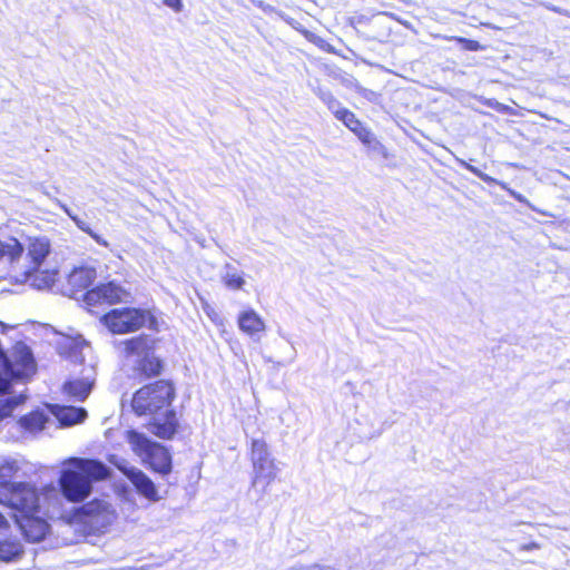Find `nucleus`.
<instances>
[{
  "label": "nucleus",
  "instance_id": "f257e3e1",
  "mask_svg": "<svg viewBox=\"0 0 570 570\" xmlns=\"http://www.w3.org/2000/svg\"><path fill=\"white\" fill-rule=\"evenodd\" d=\"M175 389L168 381H157L139 389L131 407L137 415H150L148 431L160 439H171L178 429L176 412L170 409Z\"/></svg>",
  "mask_w": 570,
  "mask_h": 570
},
{
  "label": "nucleus",
  "instance_id": "f03ea898",
  "mask_svg": "<svg viewBox=\"0 0 570 570\" xmlns=\"http://www.w3.org/2000/svg\"><path fill=\"white\" fill-rule=\"evenodd\" d=\"M109 474V468L98 460L70 458L65 462L58 484L67 501L78 503L91 494L94 483L106 480Z\"/></svg>",
  "mask_w": 570,
  "mask_h": 570
},
{
  "label": "nucleus",
  "instance_id": "7ed1b4c3",
  "mask_svg": "<svg viewBox=\"0 0 570 570\" xmlns=\"http://www.w3.org/2000/svg\"><path fill=\"white\" fill-rule=\"evenodd\" d=\"M57 252H0V261L10 264V271L20 282L38 289L50 288L58 274Z\"/></svg>",
  "mask_w": 570,
  "mask_h": 570
},
{
  "label": "nucleus",
  "instance_id": "20e7f679",
  "mask_svg": "<svg viewBox=\"0 0 570 570\" xmlns=\"http://www.w3.org/2000/svg\"><path fill=\"white\" fill-rule=\"evenodd\" d=\"M20 469V461L0 456V504L30 510L36 507L38 489L28 482L11 481Z\"/></svg>",
  "mask_w": 570,
  "mask_h": 570
},
{
  "label": "nucleus",
  "instance_id": "39448f33",
  "mask_svg": "<svg viewBox=\"0 0 570 570\" xmlns=\"http://www.w3.org/2000/svg\"><path fill=\"white\" fill-rule=\"evenodd\" d=\"M57 497V490L53 485H47L41 492L37 491L36 507L22 509L20 507H9L14 511V519L24 538L30 542H39L47 535L49 524L46 519L40 515L45 501Z\"/></svg>",
  "mask_w": 570,
  "mask_h": 570
},
{
  "label": "nucleus",
  "instance_id": "423d86ee",
  "mask_svg": "<svg viewBox=\"0 0 570 570\" xmlns=\"http://www.w3.org/2000/svg\"><path fill=\"white\" fill-rule=\"evenodd\" d=\"M127 441L132 452L140 458L145 465H148L153 471L161 475L170 473L171 455L164 445L150 440L146 434L136 430L127 431Z\"/></svg>",
  "mask_w": 570,
  "mask_h": 570
},
{
  "label": "nucleus",
  "instance_id": "0eeeda50",
  "mask_svg": "<svg viewBox=\"0 0 570 570\" xmlns=\"http://www.w3.org/2000/svg\"><path fill=\"white\" fill-rule=\"evenodd\" d=\"M126 358L132 363L135 375L150 377L160 374L161 362L154 354L153 341L147 335H139L122 342Z\"/></svg>",
  "mask_w": 570,
  "mask_h": 570
},
{
  "label": "nucleus",
  "instance_id": "6e6552de",
  "mask_svg": "<svg viewBox=\"0 0 570 570\" xmlns=\"http://www.w3.org/2000/svg\"><path fill=\"white\" fill-rule=\"evenodd\" d=\"M75 518L89 534L104 533L116 520L112 504L104 499H94L76 510Z\"/></svg>",
  "mask_w": 570,
  "mask_h": 570
},
{
  "label": "nucleus",
  "instance_id": "1a4fd4ad",
  "mask_svg": "<svg viewBox=\"0 0 570 570\" xmlns=\"http://www.w3.org/2000/svg\"><path fill=\"white\" fill-rule=\"evenodd\" d=\"M104 325L112 333L135 332L147 325L151 328L156 323L149 311L139 308H114L101 317Z\"/></svg>",
  "mask_w": 570,
  "mask_h": 570
},
{
  "label": "nucleus",
  "instance_id": "9d476101",
  "mask_svg": "<svg viewBox=\"0 0 570 570\" xmlns=\"http://www.w3.org/2000/svg\"><path fill=\"white\" fill-rule=\"evenodd\" d=\"M334 117L342 121L361 142L371 151L376 153L382 158L387 159L390 153L387 148L376 138L373 131L366 127L356 115L347 108H337L333 111Z\"/></svg>",
  "mask_w": 570,
  "mask_h": 570
},
{
  "label": "nucleus",
  "instance_id": "9b49d317",
  "mask_svg": "<svg viewBox=\"0 0 570 570\" xmlns=\"http://www.w3.org/2000/svg\"><path fill=\"white\" fill-rule=\"evenodd\" d=\"M252 462L254 470L253 485L263 483L264 492L266 488L275 480L277 475V466L271 459L267 445L262 440H253L252 442Z\"/></svg>",
  "mask_w": 570,
  "mask_h": 570
},
{
  "label": "nucleus",
  "instance_id": "f8f14e48",
  "mask_svg": "<svg viewBox=\"0 0 570 570\" xmlns=\"http://www.w3.org/2000/svg\"><path fill=\"white\" fill-rule=\"evenodd\" d=\"M130 298V291L114 279L88 291L85 294L83 301L89 307H95L104 304L114 305L118 303H128Z\"/></svg>",
  "mask_w": 570,
  "mask_h": 570
},
{
  "label": "nucleus",
  "instance_id": "ddd939ff",
  "mask_svg": "<svg viewBox=\"0 0 570 570\" xmlns=\"http://www.w3.org/2000/svg\"><path fill=\"white\" fill-rule=\"evenodd\" d=\"M96 381L94 366L83 370L81 377L72 379L63 384V393L75 402L85 401L90 394Z\"/></svg>",
  "mask_w": 570,
  "mask_h": 570
},
{
  "label": "nucleus",
  "instance_id": "4468645a",
  "mask_svg": "<svg viewBox=\"0 0 570 570\" xmlns=\"http://www.w3.org/2000/svg\"><path fill=\"white\" fill-rule=\"evenodd\" d=\"M119 469L132 483L136 491L149 501L157 502L160 500L157 488L149 476L135 466H124Z\"/></svg>",
  "mask_w": 570,
  "mask_h": 570
},
{
  "label": "nucleus",
  "instance_id": "2eb2a0df",
  "mask_svg": "<svg viewBox=\"0 0 570 570\" xmlns=\"http://www.w3.org/2000/svg\"><path fill=\"white\" fill-rule=\"evenodd\" d=\"M237 324L239 330L254 341H259L261 334L266 330L264 320L253 308L242 311L237 317Z\"/></svg>",
  "mask_w": 570,
  "mask_h": 570
},
{
  "label": "nucleus",
  "instance_id": "dca6fc26",
  "mask_svg": "<svg viewBox=\"0 0 570 570\" xmlns=\"http://www.w3.org/2000/svg\"><path fill=\"white\" fill-rule=\"evenodd\" d=\"M87 348H89V346L81 336H63L57 343L58 353L73 363L83 362V351Z\"/></svg>",
  "mask_w": 570,
  "mask_h": 570
},
{
  "label": "nucleus",
  "instance_id": "f3484780",
  "mask_svg": "<svg viewBox=\"0 0 570 570\" xmlns=\"http://www.w3.org/2000/svg\"><path fill=\"white\" fill-rule=\"evenodd\" d=\"M52 414L62 426H71L81 423L87 417V411L83 407L65 405H53Z\"/></svg>",
  "mask_w": 570,
  "mask_h": 570
},
{
  "label": "nucleus",
  "instance_id": "a211bd4d",
  "mask_svg": "<svg viewBox=\"0 0 570 570\" xmlns=\"http://www.w3.org/2000/svg\"><path fill=\"white\" fill-rule=\"evenodd\" d=\"M96 278V269L91 266L75 267L68 275V284L77 289L87 288Z\"/></svg>",
  "mask_w": 570,
  "mask_h": 570
},
{
  "label": "nucleus",
  "instance_id": "6ab92c4d",
  "mask_svg": "<svg viewBox=\"0 0 570 570\" xmlns=\"http://www.w3.org/2000/svg\"><path fill=\"white\" fill-rule=\"evenodd\" d=\"M222 281L224 285L232 291L242 289L246 281L244 273L232 264H226L222 273Z\"/></svg>",
  "mask_w": 570,
  "mask_h": 570
},
{
  "label": "nucleus",
  "instance_id": "aec40b11",
  "mask_svg": "<svg viewBox=\"0 0 570 570\" xmlns=\"http://www.w3.org/2000/svg\"><path fill=\"white\" fill-rule=\"evenodd\" d=\"M47 421L48 419L42 412L36 411L28 415L21 416L19 423L23 429L35 432L41 431L45 428Z\"/></svg>",
  "mask_w": 570,
  "mask_h": 570
},
{
  "label": "nucleus",
  "instance_id": "412c9836",
  "mask_svg": "<svg viewBox=\"0 0 570 570\" xmlns=\"http://www.w3.org/2000/svg\"><path fill=\"white\" fill-rule=\"evenodd\" d=\"M27 400V394L21 392L18 395L9 396L0 400V422L9 416H11L12 412L16 407Z\"/></svg>",
  "mask_w": 570,
  "mask_h": 570
},
{
  "label": "nucleus",
  "instance_id": "4be33fe9",
  "mask_svg": "<svg viewBox=\"0 0 570 570\" xmlns=\"http://www.w3.org/2000/svg\"><path fill=\"white\" fill-rule=\"evenodd\" d=\"M21 553L22 547L18 541H0V560L9 562L18 558Z\"/></svg>",
  "mask_w": 570,
  "mask_h": 570
},
{
  "label": "nucleus",
  "instance_id": "5701e85b",
  "mask_svg": "<svg viewBox=\"0 0 570 570\" xmlns=\"http://www.w3.org/2000/svg\"><path fill=\"white\" fill-rule=\"evenodd\" d=\"M448 40H453L456 43L461 46L463 50L466 51H480L483 50L485 47L482 46L479 41L473 39H468L463 37H449Z\"/></svg>",
  "mask_w": 570,
  "mask_h": 570
},
{
  "label": "nucleus",
  "instance_id": "b1692460",
  "mask_svg": "<svg viewBox=\"0 0 570 570\" xmlns=\"http://www.w3.org/2000/svg\"><path fill=\"white\" fill-rule=\"evenodd\" d=\"M478 176L487 184L491 185V184H498L502 189L509 191V194L517 200L521 202L522 200V196L513 190H511L510 188H508L507 184L505 183H501V181H498L497 179L485 175V174H481V173H478Z\"/></svg>",
  "mask_w": 570,
  "mask_h": 570
},
{
  "label": "nucleus",
  "instance_id": "393cba45",
  "mask_svg": "<svg viewBox=\"0 0 570 570\" xmlns=\"http://www.w3.org/2000/svg\"><path fill=\"white\" fill-rule=\"evenodd\" d=\"M353 88L357 94H360L362 97L366 98L367 100H373L376 98V94L367 88H364L358 82L353 83Z\"/></svg>",
  "mask_w": 570,
  "mask_h": 570
},
{
  "label": "nucleus",
  "instance_id": "a878e982",
  "mask_svg": "<svg viewBox=\"0 0 570 570\" xmlns=\"http://www.w3.org/2000/svg\"><path fill=\"white\" fill-rule=\"evenodd\" d=\"M163 2L175 12H180L184 8L181 0H164Z\"/></svg>",
  "mask_w": 570,
  "mask_h": 570
},
{
  "label": "nucleus",
  "instance_id": "bb28decb",
  "mask_svg": "<svg viewBox=\"0 0 570 570\" xmlns=\"http://www.w3.org/2000/svg\"><path fill=\"white\" fill-rule=\"evenodd\" d=\"M326 105H327V108L330 110H332V112L337 109V108H341L340 107V102L333 97V96H328L327 99L325 100Z\"/></svg>",
  "mask_w": 570,
  "mask_h": 570
},
{
  "label": "nucleus",
  "instance_id": "cd10ccee",
  "mask_svg": "<svg viewBox=\"0 0 570 570\" xmlns=\"http://www.w3.org/2000/svg\"><path fill=\"white\" fill-rule=\"evenodd\" d=\"M539 548H540V546L537 542H530V543L521 546L520 549L522 551H531V550H535V549H539Z\"/></svg>",
  "mask_w": 570,
  "mask_h": 570
},
{
  "label": "nucleus",
  "instance_id": "c85d7f7f",
  "mask_svg": "<svg viewBox=\"0 0 570 570\" xmlns=\"http://www.w3.org/2000/svg\"><path fill=\"white\" fill-rule=\"evenodd\" d=\"M8 521L7 519L0 513V531L7 529Z\"/></svg>",
  "mask_w": 570,
  "mask_h": 570
},
{
  "label": "nucleus",
  "instance_id": "c756f323",
  "mask_svg": "<svg viewBox=\"0 0 570 570\" xmlns=\"http://www.w3.org/2000/svg\"><path fill=\"white\" fill-rule=\"evenodd\" d=\"M306 38L309 40V41H313L315 43H317V41L315 40V37L313 35H309L308 32H306Z\"/></svg>",
  "mask_w": 570,
  "mask_h": 570
},
{
  "label": "nucleus",
  "instance_id": "7c9ffc66",
  "mask_svg": "<svg viewBox=\"0 0 570 570\" xmlns=\"http://www.w3.org/2000/svg\"><path fill=\"white\" fill-rule=\"evenodd\" d=\"M0 326H1V333H4L6 330L9 327L8 325H6L4 323L0 322Z\"/></svg>",
  "mask_w": 570,
  "mask_h": 570
},
{
  "label": "nucleus",
  "instance_id": "2f4dec72",
  "mask_svg": "<svg viewBox=\"0 0 570 570\" xmlns=\"http://www.w3.org/2000/svg\"><path fill=\"white\" fill-rule=\"evenodd\" d=\"M16 249H22V246L20 244H17Z\"/></svg>",
  "mask_w": 570,
  "mask_h": 570
},
{
  "label": "nucleus",
  "instance_id": "473e14b6",
  "mask_svg": "<svg viewBox=\"0 0 570 570\" xmlns=\"http://www.w3.org/2000/svg\"><path fill=\"white\" fill-rule=\"evenodd\" d=\"M551 10L554 12H560V10L558 8H551Z\"/></svg>",
  "mask_w": 570,
  "mask_h": 570
},
{
  "label": "nucleus",
  "instance_id": "72a5a7b5",
  "mask_svg": "<svg viewBox=\"0 0 570 570\" xmlns=\"http://www.w3.org/2000/svg\"><path fill=\"white\" fill-rule=\"evenodd\" d=\"M98 243L101 244V245H105V246L107 245L106 242H99L98 240Z\"/></svg>",
  "mask_w": 570,
  "mask_h": 570
}]
</instances>
